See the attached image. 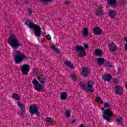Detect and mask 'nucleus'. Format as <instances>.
Segmentation results:
<instances>
[{"label":"nucleus","instance_id":"8","mask_svg":"<svg viewBox=\"0 0 127 127\" xmlns=\"http://www.w3.org/2000/svg\"><path fill=\"white\" fill-rule=\"evenodd\" d=\"M104 7L102 5H99L98 8H96L95 11V14L97 16H102L104 15Z\"/></svg>","mask_w":127,"mask_h":127},{"label":"nucleus","instance_id":"36","mask_svg":"<svg viewBox=\"0 0 127 127\" xmlns=\"http://www.w3.org/2000/svg\"><path fill=\"white\" fill-rule=\"evenodd\" d=\"M111 104L108 102H106L104 103V108H110Z\"/></svg>","mask_w":127,"mask_h":127},{"label":"nucleus","instance_id":"5","mask_svg":"<svg viewBox=\"0 0 127 127\" xmlns=\"http://www.w3.org/2000/svg\"><path fill=\"white\" fill-rule=\"evenodd\" d=\"M103 118L107 121V122H111V117L113 116V112L110 110V109H108L104 111L103 112Z\"/></svg>","mask_w":127,"mask_h":127},{"label":"nucleus","instance_id":"34","mask_svg":"<svg viewBox=\"0 0 127 127\" xmlns=\"http://www.w3.org/2000/svg\"><path fill=\"white\" fill-rule=\"evenodd\" d=\"M33 85H38L39 84V82L36 80V79H34L32 80Z\"/></svg>","mask_w":127,"mask_h":127},{"label":"nucleus","instance_id":"30","mask_svg":"<svg viewBox=\"0 0 127 127\" xmlns=\"http://www.w3.org/2000/svg\"><path fill=\"white\" fill-rule=\"evenodd\" d=\"M54 0H40L41 2L42 3H47V2H52Z\"/></svg>","mask_w":127,"mask_h":127},{"label":"nucleus","instance_id":"6","mask_svg":"<svg viewBox=\"0 0 127 127\" xmlns=\"http://www.w3.org/2000/svg\"><path fill=\"white\" fill-rule=\"evenodd\" d=\"M29 112L31 115H36L37 117H39L40 116L38 108L37 105L30 106L29 107Z\"/></svg>","mask_w":127,"mask_h":127},{"label":"nucleus","instance_id":"26","mask_svg":"<svg viewBox=\"0 0 127 127\" xmlns=\"http://www.w3.org/2000/svg\"><path fill=\"white\" fill-rule=\"evenodd\" d=\"M95 101L98 103H100V104H104V101L102 100V99H101V97H95Z\"/></svg>","mask_w":127,"mask_h":127},{"label":"nucleus","instance_id":"27","mask_svg":"<svg viewBox=\"0 0 127 127\" xmlns=\"http://www.w3.org/2000/svg\"><path fill=\"white\" fill-rule=\"evenodd\" d=\"M88 33H89V30L88 28H85L83 31V35H84V36H87Z\"/></svg>","mask_w":127,"mask_h":127},{"label":"nucleus","instance_id":"7","mask_svg":"<svg viewBox=\"0 0 127 127\" xmlns=\"http://www.w3.org/2000/svg\"><path fill=\"white\" fill-rule=\"evenodd\" d=\"M20 69L23 75H28L30 70L29 64H23L21 66Z\"/></svg>","mask_w":127,"mask_h":127},{"label":"nucleus","instance_id":"3","mask_svg":"<svg viewBox=\"0 0 127 127\" xmlns=\"http://www.w3.org/2000/svg\"><path fill=\"white\" fill-rule=\"evenodd\" d=\"M95 85V82H93L92 80H89L87 82V85L85 83L80 82H79V86L81 87V89H84L86 92L90 93H93L94 92V85Z\"/></svg>","mask_w":127,"mask_h":127},{"label":"nucleus","instance_id":"22","mask_svg":"<svg viewBox=\"0 0 127 127\" xmlns=\"http://www.w3.org/2000/svg\"><path fill=\"white\" fill-rule=\"evenodd\" d=\"M13 99H14V100H16V101H18L20 100V96L16 93H14L12 96Z\"/></svg>","mask_w":127,"mask_h":127},{"label":"nucleus","instance_id":"43","mask_svg":"<svg viewBox=\"0 0 127 127\" xmlns=\"http://www.w3.org/2000/svg\"><path fill=\"white\" fill-rule=\"evenodd\" d=\"M78 127H85V125L84 124H81Z\"/></svg>","mask_w":127,"mask_h":127},{"label":"nucleus","instance_id":"19","mask_svg":"<svg viewBox=\"0 0 127 127\" xmlns=\"http://www.w3.org/2000/svg\"><path fill=\"white\" fill-rule=\"evenodd\" d=\"M34 89L36 90V91H39L41 90H42L43 89V86H42L41 84H37L35 85Z\"/></svg>","mask_w":127,"mask_h":127},{"label":"nucleus","instance_id":"11","mask_svg":"<svg viewBox=\"0 0 127 127\" xmlns=\"http://www.w3.org/2000/svg\"><path fill=\"white\" fill-rule=\"evenodd\" d=\"M37 79L41 84H44V83H45V81H46V77L42 74L38 75Z\"/></svg>","mask_w":127,"mask_h":127},{"label":"nucleus","instance_id":"13","mask_svg":"<svg viewBox=\"0 0 127 127\" xmlns=\"http://www.w3.org/2000/svg\"><path fill=\"white\" fill-rule=\"evenodd\" d=\"M115 91L118 95H122L123 94V88L120 86H116L115 87Z\"/></svg>","mask_w":127,"mask_h":127},{"label":"nucleus","instance_id":"37","mask_svg":"<svg viewBox=\"0 0 127 127\" xmlns=\"http://www.w3.org/2000/svg\"><path fill=\"white\" fill-rule=\"evenodd\" d=\"M46 38L48 39V40H51V36H50L49 34H48L46 36Z\"/></svg>","mask_w":127,"mask_h":127},{"label":"nucleus","instance_id":"38","mask_svg":"<svg viewBox=\"0 0 127 127\" xmlns=\"http://www.w3.org/2000/svg\"><path fill=\"white\" fill-rule=\"evenodd\" d=\"M28 13L30 15H31V14L32 13V10L31 9V8H29L28 9Z\"/></svg>","mask_w":127,"mask_h":127},{"label":"nucleus","instance_id":"41","mask_svg":"<svg viewBox=\"0 0 127 127\" xmlns=\"http://www.w3.org/2000/svg\"><path fill=\"white\" fill-rule=\"evenodd\" d=\"M118 81L119 80H118L117 78H114L113 79L114 83H118Z\"/></svg>","mask_w":127,"mask_h":127},{"label":"nucleus","instance_id":"12","mask_svg":"<svg viewBox=\"0 0 127 127\" xmlns=\"http://www.w3.org/2000/svg\"><path fill=\"white\" fill-rule=\"evenodd\" d=\"M93 32L94 34V35H100V34H102V30H101V28L99 27H95L93 30Z\"/></svg>","mask_w":127,"mask_h":127},{"label":"nucleus","instance_id":"14","mask_svg":"<svg viewBox=\"0 0 127 127\" xmlns=\"http://www.w3.org/2000/svg\"><path fill=\"white\" fill-rule=\"evenodd\" d=\"M112 75L110 74H105L103 76V79L104 80V81H106L107 82H110L111 81V79H112Z\"/></svg>","mask_w":127,"mask_h":127},{"label":"nucleus","instance_id":"10","mask_svg":"<svg viewBox=\"0 0 127 127\" xmlns=\"http://www.w3.org/2000/svg\"><path fill=\"white\" fill-rule=\"evenodd\" d=\"M17 105L20 108L21 116H23L24 112H25V105L20 103V102H17Z\"/></svg>","mask_w":127,"mask_h":127},{"label":"nucleus","instance_id":"29","mask_svg":"<svg viewBox=\"0 0 127 127\" xmlns=\"http://www.w3.org/2000/svg\"><path fill=\"white\" fill-rule=\"evenodd\" d=\"M44 121H45V122H46L47 123H51L53 122V119L51 118L47 117L45 119Z\"/></svg>","mask_w":127,"mask_h":127},{"label":"nucleus","instance_id":"33","mask_svg":"<svg viewBox=\"0 0 127 127\" xmlns=\"http://www.w3.org/2000/svg\"><path fill=\"white\" fill-rule=\"evenodd\" d=\"M65 115L66 118H70V117H71V115L70 114V110H66Z\"/></svg>","mask_w":127,"mask_h":127},{"label":"nucleus","instance_id":"44","mask_svg":"<svg viewBox=\"0 0 127 127\" xmlns=\"http://www.w3.org/2000/svg\"><path fill=\"white\" fill-rule=\"evenodd\" d=\"M74 123H76V120H72L71 124H74Z\"/></svg>","mask_w":127,"mask_h":127},{"label":"nucleus","instance_id":"2","mask_svg":"<svg viewBox=\"0 0 127 127\" xmlns=\"http://www.w3.org/2000/svg\"><path fill=\"white\" fill-rule=\"evenodd\" d=\"M7 42L13 49H17L19 46H21V44L19 43L17 37L14 34H12L9 36Z\"/></svg>","mask_w":127,"mask_h":127},{"label":"nucleus","instance_id":"4","mask_svg":"<svg viewBox=\"0 0 127 127\" xmlns=\"http://www.w3.org/2000/svg\"><path fill=\"white\" fill-rule=\"evenodd\" d=\"M15 64H19L20 63H21V62H22L23 60L26 58V56L18 50L15 52Z\"/></svg>","mask_w":127,"mask_h":127},{"label":"nucleus","instance_id":"45","mask_svg":"<svg viewBox=\"0 0 127 127\" xmlns=\"http://www.w3.org/2000/svg\"><path fill=\"white\" fill-rule=\"evenodd\" d=\"M101 111H103V112H104V111H105V110H104V108H101Z\"/></svg>","mask_w":127,"mask_h":127},{"label":"nucleus","instance_id":"21","mask_svg":"<svg viewBox=\"0 0 127 127\" xmlns=\"http://www.w3.org/2000/svg\"><path fill=\"white\" fill-rule=\"evenodd\" d=\"M109 15L111 18H115V16H116V11L114 10L109 11Z\"/></svg>","mask_w":127,"mask_h":127},{"label":"nucleus","instance_id":"39","mask_svg":"<svg viewBox=\"0 0 127 127\" xmlns=\"http://www.w3.org/2000/svg\"><path fill=\"white\" fill-rule=\"evenodd\" d=\"M83 46L84 48H85V49H88V48H89V45H88L87 44H84Z\"/></svg>","mask_w":127,"mask_h":127},{"label":"nucleus","instance_id":"15","mask_svg":"<svg viewBox=\"0 0 127 127\" xmlns=\"http://www.w3.org/2000/svg\"><path fill=\"white\" fill-rule=\"evenodd\" d=\"M109 49L110 51L114 52V51H116L117 50V46H116V44L114 43H112L109 45Z\"/></svg>","mask_w":127,"mask_h":127},{"label":"nucleus","instance_id":"32","mask_svg":"<svg viewBox=\"0 0 127 127\" xmlns=\"http://www.w3.org/2000/svg\"><path fill=\"white\" fill-rule=\"evenodd\" d=\"M105 65L106 67H108V68H111L113 67V65L110 63L109 62H107L105 64Z\"/></svg>","mask_w":127,"mask_h":127},{"label":"nucleus","instance_id":"25","mask_svg":"<svg viewBox=\"0 0 127 127\" xmlns=\"http://www.w3.org/2000/svg\"><path fill=\"white\" fill-rule=\"evenodd\" d=\"M116 122H117V124H119V125H122V124H123L124 121L122 117H118L116 120Z\"/></svg>","mask_w":127,"mask_h":127},{"label":"nucleus","instance_id":"35","mask_svg":"<svg viewBox=\"0 0 127 127\" xmlns=\"http://www.w3.org/2000/svg\"><path fill=\"white\" fill-rule=\"evenodd\" d=\"M70 77L72 80H74V81H77V76H76L75 74H71Z\"/></svg>","mask_w":127,"mask_h":127},{"label":"nucleus","instance_id":"20","mask_svg":"<svg viewBox=\"0 0 127 127\" xmlns=\"http://www.w3.org/2000/svg\"><path fill=\"white\" fill-rule=\"evenodd\" d=\"M97 63L98 65H102L105 63V59L101 58L97 59Z\"/></svg>","mask_w":127,"mask_h":127},{"label":"nucleus","instance_id":"9","mask_svg":"<svg viewBox=\"0 0 127 127\" xmlns=\"http://www.w3.org/2000/svg\"><path fill=\"white\" fill-rule=\"evenodd\" d=\"M90 72H91V70H90V69H89L88 67H85L82 69V70L81 71V75L83 76V77H85V78H86V77H88V76H89Z\"/></svg>","mask_w":127,"mask_h":127},{"label":"nucleus","instance_id":"40","mask_svg":"<svg viewBox=\"0 0 127 127\" xmlns=\"http://www.w3.org/2000/svg\"><path fill=\"white\" fill-rule=\"evenodd\" d=\"M125 41L127 42V44L125 45V49L127 51V37L125 38Z\"/></svg>","mask_w":127,"mask_h":127},{"label":"nucleus","instance_id":"1","mask_svg":"<svg viewBox=\"0 0 127 127\" xmlns=\"http://www.w3.org/2000/svg\"><path fill=\"white\" fill-rule=\"evenodd\" d=\"M25 24L27 26H29L30 28H33L34 34L35 36H37L38 37L41 36V28L39 25L34 24V23L31 22L29 19L26 20Z\"/></svg>","mask_w":127,"mask_h":127},{"label":"nucleus","instance_id":"23","mask_svg":"<svg viewBox=\"0 0 127 127\" xmlns=\"http://www.w3.org/2000/svg\"><path fill=\"white\" fill-rule=\"evenodd\" d=\"M75 49H76V51H77L78 52L85 50V49L84 48V47L83 46H80L79 45H77Z\"/></svg>","mask_w":127,"mask_h":127},{"label":"nucleus","instance_id":"24","mask_svg":"<svg viewBox=\"0 0 127 127\" xmlns=\"http://www.w3.org/2000/svg\"><path fill=\"white\" fill-rule=\"evenodd\" d=\"M78 56L79 57H85V56H86V52L85 50L80 51V52L78 53Z\"/></svg>","mask_w":127,"mask_h":127},{"label":"nucleus","instance_id":"16","mask_svg":"<svg viewBox=\"0 0 127 127\" xmlns=\"http://www.w3.org/2000/svg\"><path fill=\"white\" fill-rule=\"evenodd\" d=\"M94 55L96 56H100L102 57L103 56V51L100 49H96L95 50Z\"/></svg>","mask_w":127,"mask_h":127},{"label":"nucleus","instance_id":"31","mask_svg":"<svg viewBox=\"0 0 127 127\" xmlns=\"http://www.w3.org/2000/svg\"><path fill=\"white\" fill-rule=\"evenodd\" d=\"M108 3L111 5L116 4V0H108Z\"/></svg>","mask_w":127,"mask_h":127},{"label":"nucleus","instance_id":"28","mask_svg":"<svg viewBox=\"0 0 127 127\" xmlns=\"http://www.w3.org/2000/svg\"><path fill=\"white\" fill-rule=\"evenodd\" d=\"M51 48H52V49H53V50H54V51H55V52H56L57 53H60V52L59 51V50H58V49H57L55 47V45L53 44L51 46Z\"/></svg>","mask_w":127,"mask_h":127},{"label":"nucleus","instance_id":"42","mask_svg":"<svg viewBox=\"0 0 127 127\" xmlns=\"http://www.w3.org/2000/svg\"><path fill=\"white\" fill-rule=\"evenodd\" d=\"M69 0L66 1L64 2L65 5H68V4H69Z\"/></svg>","mask_w":127,"mask_h":127},{"label":"nucleus","instance_id":"18","mask_svg":"<svg viewBox=\"0 0 127 127\" xmlns=\"http://www.w3.org/2000/svg\"><path fill=\"white\" fill-rule=\"evenodd\" d=\"M64 64L71 69H73L74 68V65L69 61H65Z\"/></svg>","mask_w":127,"mask_h":127},{"label":"nucleus","instance_id":"17","mask_svg":"<svg viewBox=\"0 0 127 127\" xmlns=\"http://www.w3.org/2000/svg\"><path fill=\"white\" fill-rule=\"evenodd\" d=\"M68 97V94L66 92H63L61 94V100H66Z\"/></svg>","mask_w":127,"mask_h":127}]
</instances>
